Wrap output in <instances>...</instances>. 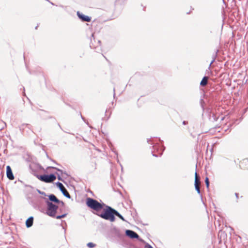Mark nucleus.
<instances>
[{
  "label": "nucleus",
  "mask_w": 248,
  "mask_h": 248,
  "mask_svg": "<svg viewBox=\"0 0 248 248\" xmlns=\"http://www.w3.org/2000/svg\"><path fill=\"white\" fill-rule=\"evenodd\" d=\"M152 137L147 139V142L152 145L150 149H152V155L155 157L161 156L165 151L166 147L164 145V141L160 138L154 137L153 138L157 139L159 142H156V140H151Z\"/></svg>",
  "instance_id": "nucleus-1"
},
{
  "label": "nucleus",
  "mask_w": 248,
  "mask_h": 248,
  "mask_svg": "<svg viewBox=\"0 0 248 248\" xmlns=\"http://www.w3.org/2000/svg\"><path fill=\"white\" fill-rule=\"evenodd\" d=\"M96 215L105 220H108L111 222L115 221L116 216L123 221H126L124 217L117 210L110 206L107 207V210L105 212L97 213L96 214Z\"/></svg>",
  "instance_id": "nucleus-2"
},
{
  "label": "nucleus",
  "mask_w": 248,
  "mask_h": 248,
  "mask_svg": "<svg viewBox=\"0 0 248 248\" xmlns=\"http://www.w3.org/2000/svg\"><path fill=\"white\" fill-rule=\"evenodd\" d=\"M85 202L88 207L96 212V213L93 212L95 215L99 213V211L101 210H103V212H105L107 207L109 206L104 203L101 200H100V202H99L96 200L90 197L87 198Z\"/></svg>",
  "instance_id": "nucleus-3"
},
{
  "label": "nucleus",
  "mask_w": 248,
  "mask_h": 248,
  "mask_svg": "<svg viewBox=\"0 0 248 248\" xmlns=\"http://www.w3.org/2000/svg\"><path fill=\"white\" fill-rule=\"evenodd\" d=\"M43 198L45 200L47 207L46 212H44L43 209H42L41 211L52 217H55V214H56L58 209V205L49 202L46 198Z\"/></svg>",
  "instance_id": "nucleus-4"
},
{
  "label": "nucleus",
  "mask_w": 248,
  "mask_h": 248,
  "mask_svg": "<svg viewBox=\"0 0 248 248\" xmlns=\"http://www.w3.org/2000/svg\"><path fill=\"white\" fill-rule=\"evenodd\" d=\"M36 177L40 181L46 183H52L56 179V176L55 173L44 174L42 175H36Z\"/></svg>",
  "instance_id": "nucleus-5"
},
{
  "label": "nucleus",
  "mask_w": 248,
  "mask_h": 248,
  "mask_svg": "<svg viewBox=\"0 0 248 248\" xmlns=\"http://www.w3.org/2000/svg\"><path fill=\"white\" fill-rule=\"evenodd\" d=\"M125 235L130 239H136L140 242V239H142L137 232L131 230L126 229L125 230Z\"/></svg>",
  "instance_id": "nucleus-6"
},
{
  "label": "nucleus",
  "mask_w": 248,
  "mask_h": 248,
  "mask_svg": "<svg viewBox=\"0 0 248 248\" xmlns=\"http://www.w3.org/2000/svg\"><path fill=\"white\" fill-rule=\"evenodd\" d=\"M77 15L78 18L82 22H89L91 21L92 17L91 16L85 15L79 11L77 12Z\"/></svg>",
  "instance_id": "nucleus-7"
},
{
  "label": "nucleus",
  "mask_w": 248,
  "mask_h": 248,
  "mask_svg": "<svg viewBox=\"0 0 248 248\" xmlns=\"http://www.w3.org/2000/svg\"><path fill=\"white\" fill-rule=\"evenodd\" d=\"M95 43V39L94 36V33L92 34L91 38V42L90 44V46L92 49H95V51H97L98 50H99V46H95L94 44Z\"/></svg>",
  "instance_id": "nucleus-8"
},
{
  "label": "nucleus",
  "mask_w": 248,
  "mask_h": 248,
  "mask_svg": "<svg viewBox=\"0 0 248 248\" xmlns=\"http://www.w3.org/2000/svg\"><path fill=\"white\" fill-rule=\"evenodd\" d=\"M227 234L225 232L221 230L219 231L218 233V239L219 240V243H221L222 241L225 242V240L227 239Z\"/></svg>",
  "instance_id": "nucleus-9"
},
{
  "label": "nucleus",
  "mask_w": 248,
  "mask_h": 248,
  "mask_svg": "<svg viewBox=\"0 0 248 248\" xmlns=\"http://www.w3.org/2000/svg\"><path fill=\"white\" fill-rule=\"evenodd\" d=\"M6 176L10 180H13L15 178L12 169L10 166H6Z\"/></svg>",
  "instance_id": "nucleus-10"
},
{
  "label": "nucleus",
  "mask_w": 248,
  "mask_h": 248,
  "mask_svg": "<svg viewBox=\"0 0 248 248\" xmlns=\"http://www.w3.org/2000/svg\"><path fill=\"white\" fill-rule=\"evenodd\" d=\"M29 168L30 170H31V173L33 174L34 176L36 177V175H39L37 173L39 170L37 166H36L35 163L30 164L29 165Z\"/></svg>",
  "instance_id": "nucleus-11"
},
{
  "label": "nucleus",
  "mask_w": 248,
  "mask_h": 248,
  "mask_svg": "<svg viewBox=\"0 0 248 248\" xmlns=\"http://www.w3.org/2000/svg\"><path fill=\"white\" fill-rule=\"evenodd\" d=\"M123 246H124V245H126L127 247L126 248H139L137 246L132 243L131 241L125 240L124 238L123 239Z\"/></svg>",
  "instance_id": "nucleus-12"
},
{
  "label": "nucleus",
  "mask_w": 248,
  "mask_h": 248,
  "mask_svg": "<svg viewBox=\"0 0 248 248\" xmlns=\"http://www.w3.org/2000/svg\"><path fill=\"white\" fill-rule=\"evenodd\" d=\"M112 232L117 237L120 238H124V235L121 232L120 230L116 227H114L112 228Z\"/></svg>",
  "instance_id": "nucleus-13"
},
{
  "label": "nucleus",
  "mask_w": 248,
  "mask_h": 248,
  "mask_svg": "<svg viewBox=\"0 0 248 248\" xmlns=\"http://www.w3.org/2000/svg\"><path fill=\"white\" fill-rule=\"evenodd\" d=\"M31 127L32 126L30 124H23L19 126V130L22 132L24 133L25 129L27 128L28 129H29V130L33 132L31 129Z\"/></svg>",
  "instance_id": "nucleus-14"
},
{
  "label": "nucleus",
  "mask_w": 248,
  "mask_h": 248,
  "mask_svg": "<svg viewBox=\"0 0 248 248\" xmlns=\"http://www.w3.org/2000/svg\"><path fill=\"white\" fill-rule=\"evenodd\" d=\"M48 199V201L52 203H57L58 202H59V199L57 198V197L53 194H50L49 195H47Z\"/></svg>",
  "instance_id": "nucleus-15"
},
{
  "label": "nucleus",
  "mask_w": 248,
  "mask_h": 248,
  "mask_svg": "<svg viewBox=\"0 0 248 248\" xmlns=\"http://www.w3.org/2000/svg\"><path fill=\"white\" fill-rule=\"evenodd\" d=\"M34 218L32 216L28 217L25 222V225L27 228L31 227L33 224Z\"/></svg>",
  "instance_id": "nucleus-16"
},
{
  "label": "nucleus",
  "mask_w": 248,
  "mask_h": 248,
  "mask_svg": "<svg viewBox=\"0 0 248 248\" xmlns=\"http://www.w3.org/2000/svg\"><path fill=\"white\" fill-rule=\"evenodd\" d=\"M200 106H201V108H202V115L203 116V113H204V111H205L206 108H205V102L204 100V99H203V97H202V96H201V97H200Z\"/></svg>",
  "instance_id": "nucleus-17"
},
{
  "label": "nucleus",
  "mask_w": 248,
  "mask_h": 248,
  "mask_svg": "<svg viewBox=\"0 0 248 248\" xmlns=\"http://www.w3.org/2000/svg\"><path fill=\"white\" fill-rule=\"evenodd\" d=\"M194 186H195V189L196 191L197 192V193L199 195H200L201 197V200H202V197L201 192V190H200V187L199 186V183H198V181L197 180H196V181L194 182Z\"/></svg>",
  "instance_id": "nucleus-18"
},
{
  "label": "nucleus",
  "mask_w": 248,
  "mask_h": 248,
  "mask_svg": "<svg viewBox=\"0 0 248 248\" xmlns=\"http://www.w3.org/2000/svg\"><path fill=\"white\" fill-rule=\"evenodd\" d=\"M208 79V77H207L206 76H204L202 78V80L200 82V86L201 87H203V86H205L207 83Z\"/></svg>",
  "instance_id": "nucleus-19"
},
{
  "label": "nucleus",
  "mask_w": 248,
  "mask_h": 248,
  "mask_svg": "<svg viewBox=\"0 0 248 248\" xmlns=\"http://www.w3.org/2000/svg\"><path fill=\"white\" fill-rule=\"evenodd\" d=\"M55 185L61 192H62V190H63L65 188L62 184L60 182H56L55 183Z\"/></svg>",
  "instance_id": "nucleus-20"
},
{
  "label": "nucleus",
  "mask_w": 248,
  "mask_h": 248,
  "mask_svg": "<svg viewBox=\"0 0 248 248\" xmlns=\"http://www.w3.org/2000/svg\"><path fill=\"white\" fill-rule=\"evenodd\" d=\"M217 52H218V50H216V51L215 52V53L213 55V56H212V60L211 61V62L210 63V64H209V65L208 66V69L210 68L212 64L215 61Z\"/></svg>",
  "instance_id": "nucleus-21"
},
{
  "label": "nucleus",
  "mask_w": 248,
  "mask_h": 248,
  "mask_svg": "<svg viewBox=\"0 0 248 248\" xmlns=\"http://www.w3.org/2000/svg\"><path fill=\"white\" fill-rule=\"evenodd\" d=\"M62 192H61L62 194L66 197L68 199H71V197L70 195L69 194V192L67 190V189L65 188L63 190H62Z\"/></svg>",
  "instance_id": "nucleus-22"
},
{
  "label": "nucleus",
  "mask_w": 248,
  "mask_h": 248,
  "mask_svg": "<svg viewBox=\"0 0 248 248\" xmlns=\"http://www.w3.org/2000/svg\"><path fill=\"white\" fill-rule=\"evenodd\" d=\"M67 214H68V213H64L61 215H56V214H55V217H53L55 218L58 219H61V218L66 217L67 216Z\"/></svg>",
  "instance_id": "nucleus-23"
},
{
  "label": "nucleus",
  "mask_w": 248,
  "mask_h": 248,
  "mask_svg": "<svg viewBox=\"0 0 248 248\" xmlns=\"http://www.w3.org/2000/svg\"><path fill=\"white\" fill-rule=\"evenodd\" d=\"M49 169H52L56 170L57 171L59 172L61 174H63V170L61 169H60L57 167H52V166H49L47 167L46 168V170H48Z\"/></svg>",
  "instance_id": "nucleus-24"
},
{
  "label": "nucleus",
  "mask_w": 248,
  "mask_h": 248,
  "mask_svg": "<svg viewBox=\"0 0 248 248\" xmlns=\"http://www.w3.org/2000/svg\"><path fill=\"white\" fill-rule=\"evenodd\" d=\"M36 166H37L38 169L39 170H42L44 172H46V170H45L43 166H42L39 163H35Z\"/></svg>",
  "instance_id": "nucleus-25"
},
{
  "label": "nucleus",
  "mask_w": 248,
  "mask_h": 248,
  "mask_svg": "<svg viewBox=\"0 0 248 248\" xmlns=\"http://www.w3.org/2000/svg\"><path fill=\"white\" fill-rule=\"evenodd\" d=\"M55 174H56V175L57 176V178L59 181H61L63 182L64 183L66 184V182L64 181V180L63 179V178L61 176L60 174L58 172H56L55 173Z\"/></svg>",
  "instance_id": "nucleus-26"
},
{
  "label": "nucleus",
  "mask_w": 248,
  "mask_h": 248,
  "mask_svg": "<svg viewBox=\"0 0 248 248\" xmlns=\"http://www.w3.org/2000/svg\"><path fill=\"white\" fill-rule=\"evenodd\" d=\"M205 183L206 185V187L207 189H209L210 186V182L208 178L206 177L205 179Z\"/></svg>",
  "instance_id": "nucleus-27"
},
{
  "label": "nucleus",
  "mask_w": 248,
  "mask_h": 248,
  "mask_svg": "<svg viewBox=\"0 0 248 248\" xmlns=\"http://www.w3.org/2000/svg\"><path fill=\"white\" fill-rule=\"evenodd\" d=\"M87 246L89 248H93L96 246V245L93 242H89L87 243Z\"/></svg>",
  "instance_id": "nucleus-28"
},
{
  "label": "nucleus",
  "mask_w": 248,
  "mask_h": 248,
  "mask_svg": "<svg viewBox=\"0 0 248 248\" xmlns=\"http://www.w3.org/2000/svg\"><path fill=\"white\" fill-rule=\"evenodd\" d=\"M212 114V118L213 119V121L214 122L217 121L218 120L219 117L217 116L214 113H213Z\"/></svg>",
  "instance_id": "nucleus-29"
},
{
  "label": "nucleus",
  "mask_w": 248,
  "mask_h": 248,
  "mask_svg": "<svg viewBox=\"0 0 248 248\" xmlns=\"http://www.w3.org/2000/svg\"><path fill=\"white\" fill-rule=\"evenodd\" d=\"M57 203L58 204V205H60V206H62V207H63L65 205V203L64 202L62 201H61L59 200V202H57Z\"/></svg>",
  "instance_id": "nucleus-30"
},
{
  "label": "nucleus",
  "mask_w": 248,
  "mask_h": 248,
  "mask_svg": "<svg viewBox=\"0 0 248 248\" xmlns=\"http://www.w3.org/2000/svg\"><path fill=\"white\" fill-rule=\"evenodd\" d=\"M37 192L41 194V195H44L45 196H47V195L46 194V193L45 192H43V191H41L40 190L37 189Z\"/></svg>",
  "instance_id": "nucleus-31"
},
{
  "label": "nucleus",
  "mask_w": 248,
  "mask_h": 248,
  "mask_svg": "<svg viewBox=\"0 0 248 248\" xmlns=\"http://www.w3.org/2000/svg\"><path fill=\"white\" fill-rule=\"evenodd\" d=\"M196 180H197L198 183H199V179H198L197 173L196 171L195 172V181L194 182L196 181Z\"/></svg>",
  "instance_id": "nucleus-32"
},
{
  "label": "nucleus",
  "mask_w": 248,
  "mask_h": 248,
  "mask_svg": "<svg viewBox=\"0 0 248 248\" xmlns=\"http://www.w3.org/2000/svg\"><path fill=\"white\" fill-rule=\"evenodd\" d=\"M80 117L82 119V120L85 123H86L88 125V124L87 122H86V119L85 117H84L83 116H82V114H81V113L80 112Z\"/></svg>",
  "instance_id": "nucleus-33"
},
{
  "label": "nucleus",
  "mask_w": 248,
  "mask_h": 248,
  "mask_svg": "<svg viewBox=\"0 0 248 248\" xmlns=\"http://www.w3.org/2000/svg\"><path fill=\"white\" fill-rule=\"evenodd\" d=\"M248 77H245L243 79V82L244 83V84H246L247 82H248Z\"/></svg>",
  "instance_id": "nucleus-34"
},
{
  "label": "nucleus",
  "mask_w": 248,
  "mask_h": 248,
  "mask_svg": "<svg viewBox=\"0 0 248 248\" xmlns=\"http://www.w3.org/2000/svg\"><path fill=\"white\" fill-rule=\"evenodd\" d=\"M188 122L187 121H183L182 122V124L183 125H187L188 124Z\"/></svg>",
  "instance_id": "nucleus-35"
},
{
  "label": "nucleus",
  "mask_w": 248,
  "mask_h": 248,
  "mask_svg": "<svg viewBox=\"0 0 248 248\" xmlns=\"http://www.w3.org/2000/svg\"><path fill=\"white\" fill-rule=\"evenodd\" d=\"M235 196L237 199L239 198V193H235Z\"/></svg>",
  "instance_id": "nucleus-36"
},
{
  "label": "nucleus",
  "mask_w": 248,
  "mask_h": 248,
  "mask_svg": "<svg viewBox=\"0 0 248 248\" xmlns=\"http://www.w3.org/2000/svg\"><path fill=\"white\" fill-rule=\"evenodd\" d=\"M25 160L27 162H30L31 161V158H30V157H28L26 158Z\"/></svg>",
  "instance_id": "nucleus-37"
},
{
  "label": "nucleus",
  "mask_w": 248,
  "mask_h": 248,
  "mask_svg": "<svg viewBox=\"0 0 248 248\" xmlns=\"http://www.w3.org/2000/svg\"><path fill=\"white\" fill-rule=\"evenodd\" d=\"M63 174H64L66 176H69V175L67 174V173L66 171H63Z\"/></svg>",
  "instance_id": "nucleus-38"
},
{
  "label": "nucleus",
  "mask_w": 248,
  "mask_h": 248,
  "mask_svg": "<svg viewBox=\"0 0 248 248\" xmlns=\"http://www.w3.org/2000/svg\"><path fill=\"white\" fill-rule=\"evenodd\" d=\"M62 228L64 230V234H65V233H66V228L63 226H62Z\"/></svg>",
  "instance_id": "nucleus-39"
},
{
  "label": "nucleus",
  "mask_w": 248,
  "mask_h": 248,
  "mask_svg": "<svg viewBox=\"0 0 248 248\" xmlns=\"http://www.w3.org/2000/svg\"><path fill=\"white\" fill-rule=\"evenodd\" d=\"M201 96H202L203 99H204V98L206 97V94L204 93H203L201 95Z\"/></svg>",
  "instance_id": "nucleus-40"
},
{
  "label": "nucleus",
  "mask_w": 248,
  "mask_h": 248,
  "mask_svg": "<svg viewBox=\"0 0 248 248\" xmlns=\"http://www.w3.org/2000/svg\"><path fill=\"white\" fill-rule=\"evenodd\" d=\"M112 151L115 153V155H118V152L114 150V149H113L112 150Z\"/></svg>",
  "instance_id": "nucleus-41"
},
{
  "label": "nucleus",
  "mask_w": 248,
  "mask_h": 248,
  "mask_svg": "<svg viewBox=\"0 0 248 248\" xmlns=\"http://www.w3.org/2000/svg\"><path fill=\"white\" fill-rule=\"evenodd\" d=\"M97 43L99 45L98 46H100V44H101V41L100 40H98Z\"/></svg>",
  "instance_id": "nucleus-42"
},
{
  "label": "nucleus",
  "mask_w": 248,
  "mask_h": 248,
  "mask_svg": "<svg viewBox=\"0 0 248 248\" xmlns=\"http://www.w3.org/2000/svg\"><path fill=\"white\" fill-rule=\"evenodd\" d=\"M51 160L53 162H54L55 163H56L57 165H60V164H59L58 163H57L56 162V161H55V160H53V159H51Z\"/></svg>",
  "instance_id": "nucleus-43"
},
{
  "label": "nucleus",
  "mask_w": 248,
  "mask_h": 248,
  "mask_svg": "<svg viewBox=\"0 0 248 248\" xmlns=\"http://www.w3.org/2000/svg\"><path fill=\"white\" fill-rule=\"evenodd\" d=\"M113 92H114L113 97H115V88H114L113 89Z\"/></svg>",
  "instance_id": "nucleus-44"
},
{
  "label": "nucleus",
  "mask_w": 248,
  "mask_h": 248,
  "mask_svg": "<svg viewBox=\"0 0 248 248\" xmlns=\"http://www.w3.org/2000/svg\"><path fill=\"white\" fill-rule=\"evenodd\" d=\"M58 125L62 130V129L59 123H58Z\"/></svg>",
  "instance_id": "nucleus-45"
},
{
  "label": "nucleus",
  "mask_w": 248,
  "mask_h": 248,
  "mask_svg": "<svg viewBox=\"0 0 248 248\" xmlns=\"http://www.w3.org/2000/svg\"><path fill=\"white\" fill-rule=\"evenodd\" d=\"M111 114V112H110V114H109V115L108 117L107 118V120H108L109 118V117H110V116Z\"/></svg>",
  "instance_id": "nucleus-46"
},
{
  "label": "nucleus",
  "mask_w": 248,
  "mask_h": 248,
  "mask_svg": "<svg viewBox=\"0 0 248 248\" xmlns=\"http://www.w3.org/2000/svg\"><path fill=\"white\" fill-rule=\"evenodd\" d=\"M38 25H37V26H36L35 27V30H37V28H38Z\"/></svg>",
  "instance_id": "nucleus-47"
},
{
  "label": "nucleus",
  "mask_w": 248,
  "mask_h": 248,
  "mask_svg": "<svg viewBox=\"0 0 248 248\" xmlns=\"http://www.w3.org/2000/svg\"><path fill=\"white\" fill-rule=\"evenodd\" d=\"M66 105H68V106H69L70 107H71V108H72L71 105H70V104H66Z\"/></svg>",
  "instance_id": "nucleus-48"
},
{
  "label": "nucleus",
  "mask_w": 248,
  "mask_h": 248,
  "mask_svg": "<svg viewBox=\"0 0 248 248\" xmlns=\"http://www.w3.org/2000/svg\"><path fill=\"white\" fill-rule=\"evenodd\" d=\"M50 3L52 5H55V4H54V3H53V2H50Z\"/></svg>",
  "instance_id": "nucleus-49"
},
{
  "label": "nucleus",
  "mask_w": 248,
  "mask_h": 248,
  "mask_svg": "<svg viewBox=\"0 0 248 248\" xmlns=\"http://www.w3.org/2000/svg\"><path fill=\"white\" fill-rule=\"evenodd\" d=\"M223 0V3H224L225 4H226V3H225V0Z\"/></svg>",
  "instance_id": "nucleus-50"
},
{
  "label": "nucleus",
  "mask_w": 248,
  "mask_h": 248,
  "mask_svg": "<svg viewBox=\"0 0 248 248\" xmlns=\"http://www.w3.org/2000/svg\"><path fill=\"white\" fill-rule=\"evenodd\" d=\"M49 118L51 119V118H54V117H53L52 116H50V117H49Z\"/></svg>",
  "instance_id": "nucleus-51"
},
{
  "label": "nucleus",
  "mask_w": 248,
  "mask_h": 248,
  "mask_svg": "<svg viewBox=\"0 0 248 248\" xmlns=\"http://www.w3.org/2000/svg\"><path fill=\"white\" fill-rule=\"evenodd\" d=\"M90 192H91V194H92L93 195V192L92 191H91Z\"/></svg>",
  "instance_id": "nucleus-52"
},
{
  "label": "nucleus",
  "mask_w": 248,
  "mask_h": 248,
  "mask_svg": "<svg viewBox=\"0 0 248 248\" xmlns=\"http://www.w3.org/2000/svg\"><path fill=\"white\" fill-rule=\"evenodd\" d=\"M60 212H62V209H60Z\"/></svg>",
  "instance_id": "nucleus-53"
},
{
  "label": "nucleus",
  "mask_w": 248,
  "mask_h": 248,
  "mask_svg": "<svg viewBox=\"0 0 248 248\" xmlns=\"http://www.w3.org/2000/svg\"><path fill=\"white\" fill-rule=\"evenodd\" d=\"M62 221L63 222V221ZM63 222H64L65 224L66 225V222L65 221H63Z\"/></svg>",
  "instance_id": "nucleus-54"
},
{
  "label": "nucleus",
  "mask_w": 248,
  "mask_h": 248,
  "mask_svg": "<svg viewBox=\"0 0 248 248\" xmlns=\"http://www.w3.org/2000/svg\"><path fill=\"white\" fill-rule=\"evenodd\" d=\"M210 108H207V110H209Z\"/></svg>",
  "instance_id": "nucleus-55"
},
{
  "label": "nucleus",
  "mask_w": 248,
  "mask_h": 248,
  "mask_svg": "<svg viewBox=\"0 0 248 248\" xmlns=\"http://www.w3.org/2000/svg\"><path fill=\"white\" fill-rule=\"evenodd\" d=\"M223 119H224V118H223V117H222L221 120H223Z\"/></svg>",
  "instance_id": "nucleus-56"
}]
</instances>
